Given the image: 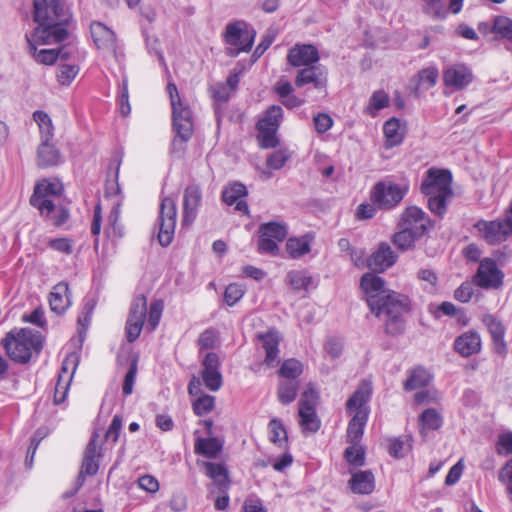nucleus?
Listing matches in <instances>:
<instances>
[{
    "mask_svg": "<svg viewBox=\"0 0 512 512\" xmlns=\"http://www.w3.org/2000/svg\"><path fill=\"white\" fill-rule=\"evenodd\" d=\"M399 226L421 238L434 227V222L421 208L409 206L402 212Z\"/></svg>",
    "mask_w": 512,
    "mask_h": 512,
    "instance_id": "14",
    "label": "nucleus"
},
{
    "mask_svg": "<svg viewBox=\"0 0 512 512\" xmlns=\"http://www.w3.org/2000/svg\"><path fill=\"white\" fill-rule=\"evenodd\" d=\"M33 118L39 126L42 135V141L52 140L54 135V127L50 116L43 111H35Z\"/></svg>",
    "mask_w": 512,
    "mask_h": 512,
    "instance_id": "52",
    "label": "nucleus"
},
{
    "mask_svg": "<svg viewBox=\"0 0 512 512\" xmlns=\"http://www.w3.org/2000/svg\"><path fill=\"white\" fill-rule=\"evenodd\" d=\"M412 436L401 435L390 440L388 452L395 459L403 458L412 450Z\"/></svg>",
    "mask_w": 512,
    "mask_h": 512,
    "instance_id": "42",
    "label": "nucleus"
},
{
    "mask_svg": "<svg viewBox=\"0 0 512 512\" xmlns=\"http://www.w3.org/2000/svg\"><path fill=\"white\" fill-rule=\"evenodd\" d=\"M220 365L219 356L215 352H208L202 360L201 379L204 386L211 392H217L223 386Z\"/></svg>",
    "mask_w": 512,
    "mask_h": 512,
    "instance_id": "18",
    "label": "nucleus"
},
{
    "mask_svg": "<svg viewBox=\"0 0 512 512\" xmlns=\"http://www.w3.org/2000/svg\"><path fill=\"white\" fill-rule=\"evenodd\" d=\"M299 386V381L281 382L277 390L278 401L282 405L292 403L297 397Z\"/></svg>",
    "mask_w": 512,
    "mask_h": 512,
    "instance_id": "48",
    "label": "nucleus"
},
{
    "mask_svg": "<svg viewBox=\"0 0 512 512\" xmlns=\"http://www.w3.org/2000/svg\"><path fill=\"white\" fill-rule=\"evenodd\" d=\"M439 71L436 67L423 68L412 78L413 93L419 96L421 92L433 88L437 84Z\"/></svg>",
    "mask_w": 512,
    "mask_h": 512,
    "instance_id": "34",
    "label": "nucleus"
},
{
    "mask_svg": "<svg viewBox=\"0 0 512 512\" xmlns=\"http://www.w3.org/2000/svg\"><path fill=\"white\" fill-rule=\"evenodd\" d=\"M372 392L371 382L363 380L346 402V412L352 415L346 431V441L350 444H359L362 439L368 420V403Z\"/></svg>",
    "mask_w": 512,
    "mask_h": 512,
    "instance_id": "4",
    "label": "nucleus"
},
{
    "mask_svg": "<svg viewBox=\"0 0 512 512\" xmlns=\"http://www.w3.org/2000/svg\"><path fill=\"white\" fill-rule=\"evenodd\" d=\"M420 190L428 197V209L442 218L447 212V203L453 196L451 172L446 169H428Z\"/></svg>",
    "mask_w": 512,
    "mask_h": 512,
    "instance_id": "2",
    "label": "nucleus"
},
{
    "mask_svg": "<svg viewBox=\"0 0 512 512\" xmlns=\"http://www.w3.org/2000/svg\"><path fill=\"white\" fill-rule=\"evenodd\" d=\"M482 323L491 335L495 353L500 356H505L507 354V343L505 341L506 329L502 321L496 316L488 313L482 317Z\"/></svg>",
    "mask_w": 512,
    "mask_h": 512,
    "instance_id": "22",
    "label": "nucleus"
},
{
    "mask_svg": "<svg viewBox=\"0 0 512 512\" xmlns=\"http://www.w3.org/2000/svg\"><path fill=\"white\" fill-rule=\"evenodd\" d=\"M408 190L409 185L407 183H389L386 185V208H392L400 204Z\"/></svg>",
    "mask_w": 512,
    "mask_h": 512,
    "instance_id": "45",
    "label": "nucleus"
},
{
    "mask_svg": "<svg viewBox=\"0 0 512 512\" xmlns=\"http://www.w3.org/2000/svg\"><path fill=\"white\" fill-rule=\"evenodd\" d=\"M454 350L462 357H470L478 354L482 348V341L480 334L475 330H469L454 340Z\"/></svg>",
    "mask_w": 512,
    "mask_h": 512,
    "instance_id": "28",
    "label": "nucleus"
},
{
    "mask_svg": "<svg viewBox=\"0 0 512 512\" xmlns=\"http://www.w3.org/2000/svg\"><path fill=\"white\" fill-rule=\"evenodd\" d=\"M77 368V357L68 355L62 362L58 379L54 389V403L59 405L63 403L67 397L70 383Z\"/></svg>",
    "mask_w": 512,
    "mask_h": 512,
    "instance_id": "19",
    "label": "nucleus"
},
{
    "mask_svg": "<svg viewBox=\"0 0 512 512\" xmlns=\"http://www.w3.org/2000/svg\"><path fill=\"white\" fill-rule=\"evenodd\" d=\"M287 283L294 291H307L312 284V277L306 271L292 270L287 273Z\"/></svg>",
    "mask_w": 512,
    "mask_h": 512,
    "instance_id": "47",
    "label": "nucleus"
},
{
    "mask_svg": "<svg viewBox=\"0 0 512 512\" xmlns=\"http://www.w3.org/2000/svg\"><path fill=\"white\" fill-rule=\"evenodd\" d=\"M442 81L445 87L461 91L474 81V74L466 64L456 63L443 71Z\"/></svg>",
    "mask_w": 512,
    "mask_h": 512,
    "instance_id": "17",
    "label": "nucleus"
},
{
    "mask_svg": "<svg viewBox=\"0 0 512 512\" xmlns=\"http://www.w3.org/2000/svg\"><path fill=\"white\" fill-rule=\"evenodd\" d=\"M50 249L61 254L70 255L73 252V240L67 237L52 238L47 242Z\"/></svg>",
    "mask_w": 512,
    "mask_h": 512,
    "instance_id": "60",
    "label": "nucleus"
},
{
    "mask_svg": "<svg viewBox=\"0 0 512 512\" xmlns=\"http://www.w3.org/2000/svg\"><path fill=\"white\" fill-rule=\"evenodd\" d=\"M8 357L16 363H28L34 352L42 348L41 335L30 328H14L2 340Z\"/></svg>",
    "mask_w": 512,
    "mask_h": 512,
    "instance_id": "5",
    "label": "nucleus"
},
{
    "mask_svg": "<svg viewBox=\"0 0 512 512\" xmlns=\"http://www.w3.org/2000/svg\"><path fill=\"white\" fill-rule=\"evenodd\" d=\"M247 195L248 191L244 184L233 182L222 191V200L229 206L235 205V210L248 215L249 208L245 199Z\"/></svg>",
    "mask_w": 512,
    "mask_h": 512,
    "instance_id": "26",
    "label": "nucleus"
},
{
    "mask_svg": "<svg viewBox=\"0 0 512 512\" xmlns=\"http://www.w3.org/2000/svg\"><path fill=\"white\" fill-rule=\"evenodd\" d=\"M491 33L498 39L512 43V19L506 16H496L493 20Z\"/></svg>",
    "mask_w": 512,
    "mask_h": 512,
    "instance_id": "44",
    "label": "nucleus"
},
{
    "mask_svg": "<svg viewBox=\"0 0 512 512\" xmlns=\"http://www.w3.org/2000/svg\"><path fill=\"white\" fill-rule=\"evenodd\" d=\"M218 342L217 332L212 329L204 330L198 337L197 346L200 351L213 349L216 347Z\"/></svg>",
    "mask_w": 512,
    "mask_h": 512,
    "instance_id": "57",
    "label": "nucleus"
},
{
    "mask_svg": "<svg viewBox=\"0 0 512 512\" xmlns=\"http://www.w3.org/2000/svg\"><path fill=\"white\" fill-rule=\"evenodd\" d=\"M269 438L272 443L279 446L280 448L286 449L288 447V435L283 423L273 418L268 424Z\"/></svg>",
    "mask_w": 512,
    "mask_h": 512,
    "instance_id": "43",
    "label": "nucleus"
},
{
    "mask_svg": "<svg viewBox=\"0 0 512 512\" xmlns=\"http://www.w3.org/2000/svg\"><path fill=\"white\" fill-rule=\"evenodd\" d=\"M201 189L196 184L188 185L183 194V225H191L197 217L198 208L201 204Z\"/></svg>",
    "mask_w": 512,
    "mask_h": 512,
    "instance_id": "25",
    "label": "nucleus"
},
{
    "mask_svg": "<svg viewBox=\"0 0 512 512\" xmlns=\"http://www.w3.org/2000/svg\"><path fill=\"white\" fill-rule=\"evenodd\" d=\"M419 431L426 435L430 431H436L443 425L442 415L434 408L425 409L418 418Z\"/></svg>",
    "mask_w": 512,
    "mask_h": 512,
    "instance_id": "39",
    "label": "nucleus"
},
{
    "mask_svg": "<svg viewBox=\"0 0 512 512\" xmlns=\"http://www.w3.org/2000/svg\"><path fill=\"white\" fill-rule=\"evenodd\" d=\"M206 475L214 482L219 490L226 491L230 486L229 473L222 463L203 462Z\"/></svg>",
    "mask_w": 512,
    "mask_h": 512,
    "instance_id": "35",
    "label": "nucleus"
},
{
    "mask_svg": "<svg viewBox=\"0 0 512 512\" xmlns=\"http://www.w3.org/2000/svg\"><path fill=\"white\" fill-rule=\"evenodd\" d=\"M188 393L195 397L192 402V410L197 416H205L215 408V397L205 394L201 390L200 378L193 376L188 384Z\"/></svg>",
    "mask_w": 512,
    "mask_h": 512,
    "instance_id": "21",
    "label": "nucleus"
},
{
    "mask_svg": "<svg viewBox=\"0 0 512 512\" xmlns=\"http://www.w3.org/2000/svg\"><path fill=\"white\" fill-rule=\"evenodd\" d=\"M408 133V123L396 117L386 120V149L400 146Z\"/></svg>",
    "mask_w": 512,
    "mask_h": 512,
    "instance_id": "31",
    "label": "nucleus"
},
{
    "mask_svg": "<svg viewBox=\"0 0 512 512\" xmlns=\"http://www.w3.org/2000/svg\"><path fill=\"white\" fill-rule=\"evenodd\" d=\"M298 424L304 435H311L320 430L321 419L316 410H298Z\"/></svg>",
    "mask_w": 512,
    "mask_h": 512,
    "instance_id": "41",
    "label": "nucleus"
},
{
    "mask_svg": "<svg viewBox=\"0 0 512 512\" xmlns=\"http://www.w3.org/2000/svg\"><path fill=\"white\" fill-rule=\"evenodd\" d=\"M282 119L283 109L279 105L270 106L259 119L256 127L259 132L257 140L261 148H275L278 145L277 131Z\"/></svg>",
    "mask_w": 512,
    "mask_h": 512,
    "instance_id": "9",
    "label": "nucleus"
},
{
    "mask_svg": "<svg viewBox=\"0 0 512 512\" xmlns=\"http://www.w3.org/2000/svg\"><path fill=\"white\" fill-rule=\"evenodd\" d=\"M432 380L431 373L422 366H416L408 371L407 379L404 382L406 391H413L426 387Z\"/></svg>",
    "mask_w": 512,
    "mask_h": 512,
    "instance_id": "38",
    "label": "nucleus"
},
{
    "mask_svg": "<svg viewBox=\"0 0 512 512\" xmlns=\"http://www.w3.org/2000/svg\"><path fill=\"white\" fill-rule=\"evenodd\" d=\"M29 53L33 56L36 62L43 65H53L59 57V51L56 49L38 50L37 47H35V51L29 50Z\"/></svg>",
    "mask_w": 512,
    "mask_h": 512,
    "instance_id": "55",
    "label": "nucleus"
},
{
    "mask_svg": "<svg viewBox=\"0 0 512 512\" xmlns=\"http://www.w3.org/2000/svg\"><path fill=\"white\" fill-rule=\"evenodd\" d=\"M176 216L177 208L175 201L170 197H165L160 206V227L158 232V241L163 247L170 245L173 240Z\"/></svg>",
    "mask_w": 512,
    "mask_h": 512,
    "instance_id": "15",
    "label": "nucleus"
},
{
    "mask_svg": "<svg viewBox=\"0 0 512 512\" xmlns=\"http://www.w3.org/2000/svg\"><path fill=\"white\" fill-rule=\"evenodd\" d=\"M423 11L435 18H444L447 15L443 0H422Z\"/></svg>",
    "mask_w": 512,
    "mask_h": 512,
    "instance_id": "59",
    "label": "nucleus"
},
{
    "mask_svg": "<svg viewBox=\"0 0 512 512\" xmlns=\"http://www.w3.org/2000/svg\"><path fill=\"white\" fill-rule=\"evenodd\" d=\"M64 188L59 180L42 179L34 186L29 202L40 215L53 226L61 227L69 219V211L62 205H55L53 197H60Z\"/></svg>",
    "mask_w": 512,
    "mask_h": 512,
    "instance_id": "1",
    "label": "nucleus"
},
{
    "mask_svg": "<svg viewBox=\"0 0 512 512\" xmlns=\"http://www.w3.org/2000/svg\"><path fill=\"white\" fill-rule=\"evenodd\" d=\"M504 277V272L496 260L486 257L481 259L473 276V283L482 289H499L503 285Z\"/></svg>",
    "mask_w": 512,
    "mask_h": 512,
    "instance_id": "13",
    "label": "nucleus"
},
{
    "mask_svg": "<svg viewBox=\"0 0 512 512\" xmlns=\"http://www.w3.org/2000/svg\"><path fill=\"white\" fill-rule=\"evenodd\" d=\"M223 447L224 442L217 437H197L194 442V453L208 459H216Z\"/></svg>",
    "mask_w": 512,
    "mask_h": 512,
    "instance_id": "33",
    "label": "nucleus"
},
{
    "mask_svg": "<svg viewBox=\"0 0 512 512\" xmlns=\"http://www.w3.org/2000/svg\"><path fill=\"white\" fill-rule=\"evenodd\" d=\"M91 36L98 49L109 53L116 51L115 33L101 22H93L90 26Z\"/></svg>",
    "mask_w": 512,
    "mask_h": 512,
    "instance_id": "29",
    "label": "nucleus"
},
{
    "mask_svg": "<svg viewBox=\"0 0 512 512\" xmlns=\"http://www.w3.org/2000/svg\"><path fill=\"white\" fill-rule=\"evenodd\" d=\"M138 358L139 357L137 355H135L132 358L129 369H128V371L125 375L124 381H123L122 391H123V394L126 396L130 395L133 392V387H134V383H135V379H136V375H137V371H138Z\"/></svg>",
    "mask_w": 512,
    "mask_h": 512,
    "instance_id": "56",
    "label": "nucleus"
},
{
    "mask_svg": "<svg viewBox=\"0 0 512 512\" xmlns=\"http://www.w3.org/2000/svg\"><path fill=\"white\" fill-rule=\"evenodd\" d=\"M303 371L304 366L301 361L295 358H289L282 362L278 374L285 379L297 381L296 379L301 376Z\"/></svg>",
    "mask_w": 512,
    "mask_h": 512,
    "instance_id": "46",
    "label": "nucleus"
},
{
    "mask_svg": "<svg viewBox=\"0 0 512 512\" xmlns=\"http://www.w3.org/2000/svg\"><path fill=\"white\" fill-rule=\"evenodd\" d=\"M167 92L172 106L174 129L181 140L188 141L193 132L191 109L183 104L177 86L174 83H168Z\"/></svg>",
    "mask_w": 512,
    "mask_h": 512,
    "instance_id": "8",
    "label": "nucleus"
},
{
    "mask_svg": "<svg viewBox=\"0 0 512 512\" xmlns=\"http://www.w3.org/2000/svg\"><path fill=\"white\" fill-rule=\"evenodd\" d=\"M319 59L318 49L312 44H296L287 54V61L293 67L310 66Z\"/></svg>",
    "mask_w": 512,
    "mask_h": 512,
    "instance_id": "24",
    "label": "nucleus"
},
{
    "mask_svg": "<svg viewBox=\"0 0 512 512\" xmlns=\"http://www.w3.org/2000/svg\"><path fill=\"white\" fill-rule=\"evenodd\" d=\"M98 439V433H94L85 448L81 470L78 476L80 485L84 483L87 476H93L99 470V460L102 457V447L99 444Z\"/></svg>",
    "mask_w": 512,
    "mask_h": 512,
    "instance_id": "16",
    "label": "nucleus"
},
{
    "mask_svg": "<svg viewBox=\"0 0 512 512\" xmlns=\"http://www.w3.org/2000/svg\"><path fill=\"white\" fill-rule=\"evenodd\" d=\"M50 308L57 314H63L71 304L70 290L67 282H59L53 288L48 297Z\"/></svg>",
    "mask_w": 512,
    "mask_h": 512,
    "instance_id": "32",
    "label": "nucleus"
},
{
    "mask_svg": "<svg viewBox=\"0 0 512 512\" xmlns=\"http://www.w3.org/2000/svg\"><path fill=\"white\" fill-rule=\"evenodd\" d=\"M34 16L41 10L50 24L65 27L70 18L65 5L60 0H34Z\"/></svg>",
    "mask_w": 512,
    "mask_h": 512,
    "instance_id": "20",
    "label": "nucleus"
},
{
    "mask_svg": "<svg viewBox=\"0 0 512 512\" xmlns=\"http://www.w3.org/2000/svg\"><path fill=\"white\" fill-rule=\"evenodd\" d=\"M259 233H263L264 236L275 238L278 241H283L288 232L285 224L279 222H268L260 225Z\"/></svg>",
    "mask_w": 512,
    "mask_h": 512,
    "instance_id": "53",
    "label": "nucleus"
},
{
    "mask_svg": "<svg viewBox=\"0 0 512 512\" xmlns=\"http://www.w3.org/2000/svg\"><path fill=\"white\" fill-rule=\"evenodd\" d=\"M255 31L249 30L242 21L229 23L224 33V42L234 48L227 49V55L236 57L241 52H249L252 49Z\"/></svg>",
    "mask_w": 512,
    "mask_h": 512,
    "instance_id": "10",
    "label": "nucleus"
},
{
    "mask_svg": "<svg viewBox=\"0 0 512 512\" xmlns=\"http://www.w3.org/2000/svg\"><path fill=\"white\" fill-rule=\"evenodd\" d=\"M50 141L51 140H43L38 148L37 165L40 168H47L60 163L61 155Z\"/></svg>",
    "mask_w": 512,
    "mask_h": 512,
    "instance_id": "37",
    "label": "nucleus"
},
{
    "mask_svg": "<svg viewBox=\"0 0 512 512\" xmlns=\"http://www.w3.org/2000/svg\"><path fill=\"white\" fill-rule=\"evenodd\" d=\"M412 311L408 295L386 291V332L397 334L405 329L406 317Z\"/></svg>",
    "mask_w": 512,
    "mask_h": 512,
    "instance_id": "6",
    "label": "nucleus"
},
{
    "mask_svg": "<svg viewBox=\"0 0 512 512\" xmlns=\"http://www.w3.org/2000/svg\"><path fill=\"white\" fill-rule=\"evenodd\" d=\"M384 206V182L379 181L370 194V203H362L357 207L355 218L367 220L375 216L377 210Z\"/></svg>",
    "mask_w": 512,
    "mask_h": 512,
    "instance_id": "27",
    "label": "nucleus"
},
{
    "mask_svg": "<svg viewBox=\"0 0 512 512\" xmlns=\"http://www.w3.org/2000/svg\"><path fill=\"white\" fill-rule=\"evenodd\" d=\"M164 310V301L155 299L151 302L149 309L147 308V326L149 331H154L160 323Z\"/></svg>",
    "mask_w": 512,
    "mask_h": 512,
    "instance_id": "50",
    "label": "nucleus"
},
{
    "mask_svg": "<svg viewBox=\"0 0 512 512\" xmlns=\"http://www.w3.org/2000/svg\"><path fill=\"white\" fill-rule=\"evenodd\" d=\"M495 450L498 455L512 454V431L499 434L495 443Z\"/></svg>",
    "mask_w": 512,
    "mask_h": 512,
    "instance_id": "63",
    "label": "nucleus"
},
{
    "mask_svg": "<svg viewBox=\"0 0 512 512\" xmlns=\"http://www.w3.org/2000/svg\"><path fill=\"white\" fill-rule=\"evenodd\" d=\"M147 314V298L144 294L136 295L131 303L125 325L126 339L135 342L143 329Z\"/></svg>",
    "mask_w": 512,
    "mask_h": 512,
    "instance_id": "12",
    "label": "nucleus"
},
{
    "mask_svg": "<svg viewBox=\"0 0 512 512\" xmlns=\"http://www.w3.org/2000/svg\"><path fill=\"white\" fill-rule=\"evenodd\" d=\"M319 400L320 395L315 389L314 384L309 383L301 394L298 410H316Z\"/></svg>",
    "mask_w": 512,
    "mask_h": 512,
    "instance_id": "49",
    "label": "nucleus"
},
{
    "mask_svg": "<svg viewBox=\"0 0 512 512\" xmlns=\"http://www.w3.org/2000/svg\"><path fill=\"white\" fill-rule=\"evenodd\" d=\"M301 70L298 71L295 77V85L296 87H303L307 84H313L314 88L317 90H325L327 87V70L324 67L319 66H303Z\"/></svg>",
    "mask_w": 512,
    "mask_h": 512,
    "instance_id": "23",
    "label": "nucleus"
},
{
    "mask_svg": "<svg viewBox=\"0 0 512 512\" xmlns=\"http://www.w3.org/2000/svg\"><path fill=\"white\" fill-rule=\"evenodd\" d=\"M344 459L354 467H361L365 464V449L360 444H351L344 451Z\"/></svg>",
    "mask_w": 512,
    "mask_h": 512,
    "instance_id": "51",
    "label": "nucleus"
},
{
    "mask_svg": "<svg viewBox=\"0 0 512 512\" xmlns=\"http://www.w3.org/2000/svg\"><path fill=\"white\" fill-rule=\"evenodd\" d=\"M473 227L478 231L479 237L490 245L500 244L512 235V225L506 216L504 219L492 221L481 219Z\"/></svg>",
    "mask_w": 512,
    "mask_h": 512,
    "instance_id": "11",
    "label": "nucleus"
},
{
    "mask_svg": "<svg viewBox=\"0 0 512 512\" xmlns=\"http://www.w3.org/2000/svg\"><path fill=\"white\" fill-rule=\"evenodd\" d=\"M313 237L304 235L301 237H290L286 242V251L290 258L298 259L311 251Z\"/></svg>",
    "mask_w": 512,
    "mask_h": 512,
    "instance_id": "40",
    "label": "nucleus"
},
{
    "mask_svg": "<svg viewBox=\"0 0 512 512\" xmlns=\"http://www.w3.org/2000/svg\"><path fill=\"white\" fill-rule=\"evenodd\" d=\"M474 296L473 283L465 281L455 291L454 298L458 302L468 303Z\"/></svg>",
    "mask_w": 512,
    "mask_h": 512,
    "instance_id": "64",
    "label": "nucleus"
},
{
    "mask_svg": "<svg viewBox=\"0 0 512 512\" xmlns=\"http://www.w3.org/2000/svg\"><path fill=\"white\" fill-rule=\"evenodd\" d=\"M417 239L419 238L410 231L401 228L400 231L394 234L392 241L398 249L404 251L411 248Z\"/></svg>",
    "mask_w": 512,
    "mask_h": 512,
    "instance_id": "54",
    "label": "nucleus"
},
{
    "mask_svg": "<svg viewBox=\"0 0 512 512\" xmlns=\"http://www.w3.org/2000/svg\"><path fill=\"white\" fill-rule=\"evenodd\" d=\"M244 293L242 285L231 283L225 288L223 298L228 306H233L244 296Z\"/></svg>",
    "mask_w": 512,
    "mask_h": 512,
    "instance_id": "58",
    "label": "nucleus"
},
{
    "mask_svg": "<svg viewBox=\"0 0 512 512\" xmlns=\"http://www.w3.org/2000/svg\"><path fill=\"white\" fill-rule=\"evenodd\" d=\"M366 268L371 272L362 275L360 287L366 296V302L375 316H380L384 309V281L376 273L384 272V242L367 258Z\"/></svg>",
    "mask_w": 512,
    "mask_h": 512,
    "instance_id": "3",
    "label": "nucleus"
},
{
    "mask_svg": "<svg viewBox=\"0 0 512 512\" xmlns=\"http://www.w3.org/2000/svg\"><path fill=\"white\" fill-rule=\"evenodd\" d=\"M262 343L265 352L264 364L267 367H275L279 363V345L281 338L276 331H268L257 336Z\"/></svg>",
    "mask_w": 512,
    "mask_h": 512,
    "instance_id": "30",
    "label": "nucleus"
},
{
    "mask_svg": "<svg viewBox=\"0 0 512 512\" xmlns=\"http://www.w3.org/2000/svg\"><path fill=\"white\" fill-rule=\"evenodd\" d=\"M34 21L38 26L33 30L32 33L26 34L25 38L28 44V50H34L39 45H50L54 43H60L64 41L68 32L65 27L57 26V24H50L47 22L46 16L38 11L37 15L34 16Z\"/></svg>",
    "mask_w": 512,
    "mask_h": 512,
    "instance_id": "7",
    "label": "nucleus"
},
{
    "mask_svg": "<svg viewBox=\"0 0 512 512\" xmlns=\"http://www.w3.org/2000/svg\"><path fill=\"white\" fill-rule=\"evenodd\" d=\"M349 487L356 494H370L375 488L374 475L370 471H359L352 474Z\"/></svg>",
    "mask_w": 512,
    "mask_h": 512,
    "instance_id": "36",
    "label": "nucleus"
},
{
    "mask_svg": "<svg viewBox=\"0 0 512 512\" xmlns=\"http://www.w3.org/2000/svg\"><path fill=\"white\" fill-rule=\"evenodd\" d=\"M278 242L279 241L275 238L264 236L263 233H259L258 251L260 253L277 255L279 251Z\"/></svg>",
    "mask_w": 512,
    "mask_h": 512,
    "instance_id": "62",
    "label": "nucleus"
},
{
    "mask_svg": "<svg viewBox=\"0 0 512 512\" xmlns=\"http://www.w3.org/2000/svg\"><path fill=\"white\" fill-rule=\"evenodd\" d=\"M79 73L77 65H61L57 72V80L61 85H69Z\"/></svg>",
    "mask_w": 512,
    "mask_h": 512,
    "instance_id": "61",
    "label": "nucleus"
}]
</instances>
